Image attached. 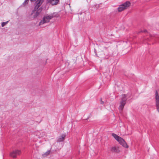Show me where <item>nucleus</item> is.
Wrapping results in <instances>:
<instances>
[{
  "mask_svg": "<svg viewBox=\"0 0 159 159\" xmlns=\"http://www.w3.org/2000/svg\"><path fill=\"white\" fill-rule=\"evenodd\" d=\"M122 97L121 98V100L120 102V105L119 107V109L120 112H122L124 107L126 103V101L128 98L131 97V94L128 93L127 94H124L122 95Z\"/></svg>",
  "mask_w": 159,
  "mask_h": 159,
  "instance_id": "f257e3e1",
  "label": "nucleus"
},
{
  "mask_svg": "<svg viewBox=\"0 0 159 159\" xmlns=\"http://www.w3.org/2000/svg\"><path fill=\"white\" fill-rule=\"evenodd\" d=\"M130 5V3L129 1H126L123 4L119 6L117 9L119 12H121L125 9H126L127 7H129Z\"/></svg>",
  "mask_w": 159,
  "mask_h": 159,
  "instance_id": "f03ea898",
  "label": "nucleus"
},
{
  "mask_svg": "<svg viewBox=\"0 0 159 159\" xmlns=\"http://www.w3.org/2000/svg\"><path fill=\"white\" fill-rule=\"evenodd\" d=\"M53 17L50 15H46L44 16L43 18V20L39 22V25H40L44 23H48L49 22L50 20Z\"/></svg>",
  "mask_w": 159,
  "mask_h": 159,
  "instance_id": "7ed1b4c3",
  "label": "nucleus"
},
{
  "mask_svg": "<svg viewBox=\"0 0 159 159\" xmlns=\"http://www.w3.org/2000/svg\"><path fill=\"white\" fill-rule=\"evenodd\" d=\"M44 0H37L35 3V7L32 12L31 14H33L40 6L44 2Z\"/></svg>",
  "mask_w": 159,
  "mask_h": 159,
  "instance_id": "20e7f679",
  "label": "nucleus"
},
{
  "mask_svg": "<svg viewBox=\"0 0 159 159\" xmlns=\"http://www.w3.org/2000/svg\"><path fill=\"white\" fill-rule=\"evenodd\" d=\"M21 153V151L18 150H16L13 151L11 152L10 154V156L13 158H16V157L17 155H20Z\"/></svg>",
  "mask_w": 159,
  "mask_h": 159,
  "instance_id": "39448f33",
  "label": "nucleus"
},
{
  "mask_svg": "<svg viewBox=\"0 0 159 159\" xmlns=\"http://www.w3.org/2000/svg\"><path fill=\"white\" fill-rule=\"evenodd\" d=\"M156 106L157 111L159 112V96L157 91L155 93Z\"/></svg>",
  "mask_w": 159,
  "mask_h": 159,
  "instance_id": "423d86ee",
  "label": "nucleus"
},
{
  "mask_svg": "<svg viewBox=\"0 0 159 159\" xmlns=\"http://www.w3.org/2000/svg\"><path fill=\"white\" fill-rule=\"evenodd\" d=\"M119 143L123 147L125 148H128V146L124 139L121 138L119 141Z\"/></svg>",
  "mask_w": 159,
  "mask_h": 159,
  "instance_id": "0eeeda50",
  "label": "nucleus"
},
{
  "mask_svg": "<svg viewBox=\"0 0 159 159\" xmlns=\"http://www.w3.org/2000/svg\"><path fill=\"white\" fill-rule=\"evenodd\" d=\"M66 135L65 134H62L61 136H60L57 139V142H63L65 139Z\"/></svg>",
  "mask_w": 159,
  "mask_h": 159,
  "instance_id": "6e6552de",
  "label": "nucleus"
},
{
  "mask_svg": "<svg viewBox=\"0 0 159 159\" xmlns=\"http://www.w3.org/2000/svg\"><path fill=\"white\" fill-rule=\"evenodd\" d=\"M43 10V8L42 7H39L37 10L36 12L35 15H34V17L36 18L38 16L40 13Z\"/></svg>",
  "mask_w": 159,
  "mask_h": 159,
  "instance_id": "1a4fd4ad",
  "label": "nucleus"
},
{
  "mask_svg": "<svg viewBox=\"0 0 159 159\" xmlns=\"http://www.w3.org/2000/svg\"><path fill=\"white\" fill-rule=\"evenodd\" d=\"M111 152L115 153H118L120 152L118 148L116 146L111 147Z\"/></svg>",
  "mask_w": 159,
  "mask_h": 159,
  "instance_id": "9d476101",
  "label": "nucleus"
},
{
  "mask_svg": "<svg viewBox=\"0 0 159 159\" xmlns=\"http://www.w3.org/2000/svg\"><path fill=\"white\" fill-rule=\"evenodd\" d=\"M48 2L51 3L52 5H56L59 2L58 0H48Z\"/></svg>",
  "mask_w": 159,
  "mask_h": 159,
  "instance_id": "9b49d317",
  "label": "nucleus"
},
{
  "mask_svg": "<svg viewBox=\"0 0 159 159\" xmlns=\"http://www.w3.org/2000/svg\"><path fill=\"white\" fill-rule=\"evenodd\" d=\"M112 135L118 141L121 138L120 137L114 133H112Z\"/></svg>",
  "mask_w": 159,
  "mask_h": 159,
  "instance_id": "f8f14e48",
  "label": "nucleus"
},
{
  "mask_svg": "<svg viewBox=\"0 0 159 159\" xmlns=\"http://www.w3.org/2000/svg\"><path fill=\"white\" fill-rule=\"evenodd\" d=\"M51 152L50 150H49L47 151L46 152L43 154V157H46L49 155Z\"/></svg>",
  "mask_w": 159,
  "mask_h": 159,
  "instance_id": "ddd939ff",
  "label": "nucleus"
},
{
  "mask_svg": "<svg viewBox=\"0 0 159 159\" xmlns=\"http://www.w3.org/2000/svg\"><path fill=\"white\" fill-rule=\"evenodd\" d=\"M50 16H52L53 18L54 17H57L58 16V14L57 12H54L51 15H50Z\"/></svg>",
  "mask_w": 159,
  "mask_h": 159,
  "instance_id": "4468645a",
  "label": "nucleus"
},
{
  "mask_svg": "<svg viewBox=\"0 0 159 159\" xmlns=\"http://www.w3.org/2000/svg\"><path fill=\"white\" fill-rule=\"evenodd\" d=\"M9 21H7L6 22H3L2 23L1 25L2 27H4L7 24V23L9 22Z\"/></svg>",
  "mask_w": 159,
  "mask_h": 159,
  "instance_id": "2eb2a0df",
  "label": "nucleus"
},
{
  "mask_svg": "<svg viewBox=\"0 0 159 159\" xmlns=\"http://www.w3.org/2000/svg\"><path fill=\"white\" fill-rule=\"evenodd\" d=\"M28 2L29 0H25V1L23 3V4L24 5H26L28 4Z\"/></svg>",
  "mask_w": 159,
  "mask_h": 159,
  "instance_id": "dca6fc26",
  "label": "nucleus"
},
{
  "mask_svg": "<svg viewBox=\"0 0 159 159\" xmlns=\"http://www.w3.org/2000/svg\"><path fill=\"white\" fill-rule=\"evenodd\" d=\"M100 102H101V104H103L104 103V102H103L102 101V98H100Z\"/></svg>",
  "mask_w": 159,
  "mask_h": 159,
  "instance_id": "f3484780",
  "label": "nucleus"
},
{
  "mask_svg": "<svg viewBox=\"0 0 159 159\" xmlns=\"http://www.w3.org/2000/svg\"><path fill=\"white\" fill-rule=\"evenodd\" d=\"M141 32H143L144 33H146L147 32V30H141L140 31Z\"/></svg>",
  "mask_w": 159,
  "mask_h": 159,
  "instance_id": "a211bd4d",
  "label": "nucleus"
},
{
  "mask_svg": "<svg viewBox=\"0 0 159 159\" xmlns=\"http://www.w3.org/2000/svg\"><path fill=\"white\" fill-rule=\"evenodd\" d=\"M30 1H31V2H33V1H36V0H30Z\"/></svg>",
  "mask_w": 159,
  "mask_h": 159,
  "instance_id": "6ab92c4d",
  "label": "nucleus"
}]
</instances>
